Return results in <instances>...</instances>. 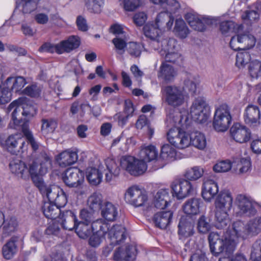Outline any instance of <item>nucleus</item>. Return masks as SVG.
Here are the masks:
<instances>
[{"label":"nucleus","mask_w":261,"mask_h":261,"mask_svg":"<svg viewBox=\"0 0 261 261\" xmlns=\"http://www.w3.org/2000/svg\"><path fill=\"white\" fill-rule=\"evenodd\" d=\"M187 120V116H183L180 113L167 115L166 123L168 126L173 127L167 134L168 141L178 149L185 148L191 144L199 150L204 149L207 141L203 133L195 131L189 135L177 127L183 125V120L186 122Z\"/></svg>","instance_id":"nucleus-1"},{"label":"nucleus","mask_w":261,"mask_h":261,"mask_svg":"<svg viewBox=\"0 0 261 261\" xmlns=\"http://www.w3.org/2000/svg\"><path fill=\"white\" fill-rule=\"evenodd\" d=\"M8 111L12 112V119L16 127L21 126L22 132L32 149L36 151L39 149L40 144L35 140L32 132L29 128L28 119L36 114V108L26 97H20L11 102Z\"/></svg>","instance_id":"nucleus-2"},{"label":"nucleus","mask_w":261,"mask_h":261,"mask_svg":"<svg viewBox=\"0 0 261 261\" xmlns=\"http://www.w3.org/2000/svg\"><path fill=\"white\" fill-rule=\"evenodd\" d=\"M51 165V159L45 152H42L37 161L33 162L29 167L23 162L19 160L11 161L9 167L12 173L18 177L28 179L31 176L35 183L39 178V175L46 173Z\"/></svg>","instance_id":"nucleus-3"},{"label":"nucleus","mask_w":261,"mask_h":261,"mask_svg":"<svg viewBox=\"0 0 261 261\" xmlns=\"http://www.w3.org/2000/svg\"><path fill=\"white\" fill-rule=\"evenodd\" d=\"M238 239L233 230L230 232L229 236H226L224 239L221 238L218 233L212 232L208 236L211 252L216 256L221 253L228 255L234 250L238 243Z\"/></svg>","instance_id":"nucleus-4"},{"label":"nucleus","mask_w":261,"mask_h":261,"mask_svg":"<svg viewBox=\"0 0 261 261\" xmlns=\"http://www.w3.org/2000/svg\"><path fill=\"white\" fill-rule=\"evenodd\" d=\"M93 215L83 210V239L87 238L93 232L106 236L109 229V224L102 219H98L91 223Z\"/></svg>","instance_id":"nucleus-5"},{"label":"nucleus","mask_w":261,"mask_h":261,"mask_svg":"<svg viewBox=\"0 0 261 261\" xmlns=\"http://www.w3.org/2000/svg\"><path fill=\"white\" fill-rule=\"evenodd\" d=\"M232 228L236 238L245 239L255 236L261 232V216L250 219L246 225L241 221H236L233 223Z\"/></svg>","instance_id":"nucleus-6"},{"label":"nucleus","mask_w":261,"mask_h":261,"mask_svg":"<svg viewBox=\"0 0 261 261\" xmlns=\"http://www.w3.org/2000/svg\"><path fill=\"white\" fill-rule=\"evenodd\" d=\"M124 199L127 203L136 207H143L147 211L154 209V207L149 205L146 194L137 185H133L126 189Z\"/></svg>","instance_id":"nucleus-7"},{"label":"nucleus","mask_w":261,"mask_h":261,"mask_svg":"<svg viewBox=\"0 0 261 261\" xmlns=\"http://www.w3.org/2000/svg\"><path fill=\"white\" fill-rule=\"evenodd\" d=\"M161 92L167 104L174 108L182 106L187 98L184 88L175 85L166 86Z\"/></svg>","instance_id":"nucleus-8"},{"label":"nucleus","mask_w":261,"mask_h":261,"mask_svg":"<svg viewBox=\"0 0 261 261\" xmlns=\"http://www.w3.org/2000/svg\"><path fill=\"white\" fill-rule=\"evenodd\" d=\"M81 43L80 38L76 36H71L67 39L63 40L55 45L50 43H44L39 50L41 52H47L50 53H57L62 54L64 53H69L77 48Z\"/></svg>","instance_id":"nucleus-9"},{"label":"nucleus","mask_w":261,"mask_h":261,"mask_svg":"<svg viewBox=\"0 0 261 261\" xmlns=\"http://www.w3.org/2000/svg\"><path fill=\"white\" fill-rule=\"evenodd\" d=\"M231 116L228 106L221 105L215 112L213 125L217 132H225L229 128L231 122Z\"/></svg>","instance_id":"nucleus-10"},{"label":"nucleus","mask_w":261,"mask_h":261,"mask_svg":"<svg viewBox=\"0 0 261 261\" xmlns=\"http://www.w3.org/2000/svg\"><path fill=\"white\" fill-rule=\"evenodd\" d=\"M120 165L123 169L134 176L141 175L147 169L146 164L143 160L140 158L137 159L132 156L122 158Z\"/></svg>","instance_id":"nucleus-11"},{"label":"nucleus","mask_w":261,"mask_h":261,"mask_svg":"<svg viewBox=\"0 0 261 261\" xmlns=\"http://www.w3.org/2000/svg\"><path fill=\"white\" fill-rule=\"evenodd\" d=\"M190 115L195 121L200 123L206 122L210 116V109L202 98H198L193 102L190 108Z\"/></svg>","instance_id":"nucleus-12"},{"label":"nucleus","mask_w":261,"mask_h":261,"mask_svg":"<svg viewBox=\"0 0 261 261\" xmlns=\"http://www.w3.org/2000/svg\"><path fill=\"white\" fill-rule=\"evenodd\" d=\"M241 30H237L236 32L237 34L233 36L230 41V46L234 50L249 49L253 47L256 42L254 36L248 32L242 33L240 32Z\"/></svg>","instance_id":"nucleus-13"},{"label":"nucleus","mask_w":261,"mask_h":261,"mask_svg":"<svg viewBox=\"0 0 261 261\" xmlns=\"http://www.w3.org/2000/svg\"><path fill=\"white\" fill-rule=\"evenodd\" d=\"M235 215L240 217H251L256 213L253 202L243 195H238L235 199Z\"/></svg>","instance_id":"nucleus-14"},{"label":"nucleus","mask_w":261,"mask_h":261,"mask_svg":"<svg viewBox=\"0 0 261 261\" xmlns=\"http://www.w3.org/2000/svg\"><path fill=\"white\" fill-rule=\"evenodd\" d=\"M171 188L173 196L178 199L185 198L194 191V185L189 180L185 179L174 180L171 185Z\"/></svg>","instance_id":"nucleus-15"},{"label":"nucleus","mask_w":261,"mask_h":261,"mask_svg":"<svg viewBox=\"0 0 261 261\" xmlns=\"http://www.w3.org/2000/svg\"><path fill=\"white\" fill-rule=\"evenodd\" d=\"M107 234L110 239L109 246L105 249L107 255L111 251L114 245L118 244L126 238V230L122 225H115L110 228Z\"/></svg>","instance_id":"nucleus-16"},{"label":"nucleus","mask_w":261,"mask_h":261,"mask_svg":"<svg viewBox=\"0 0 261 261\" xmlns=\"http://www.w3.org/2000/svg\"><path fill=\"white\" fill-rule=\"evenodd\" d=\"M4 145L8 151L14 154L23 153L28 149V145L22 140L20 134L10 135L5 140Z\"/></svg>","instance_id":"nucleus-17"},{"label":"nucleus","mask_w":261,"mask_h":261,"mask_svg":"<svg viewBox=\"0 0 261 261\" xmlns=\"http://www.w3.org/2000/svg\"><path fill=\"white\" fill-rule=\"evenodd\" d=\"M143 30L145 36L150 39L149 43L150 48L154 50L159 49L160 40L163 37L162 31L153 22L145 24Z\"/></svg>","instance_id":"nucleus-18"},{"label":"nucleus","mask_w":261,"mask_h":261,"mask_svg":"<svg viewBox=\"0 0 261 261\" xmlns=\"http://www.w3.org/2000/svg\"><path fill=\"white\" fill-rule=\"evenodd\" d=\"M61 219H62L61 223L64 229L68 230L74 229L79 238H82V231L80 229L78 230V226L81 222L78 221L73 212L71 211H66L63 213Z\"/></svg>","instance_id":"nucleus-19"},{"label":"nucleus","mask_w":261,"mask_h":261,"mask_svg":"<svg viewBox=\"0 0 261 261\" xmlns=\"http://www.w3.org/2000/svg\"><path fill=\"white\" fill-rule=\"evenodd\" d=\"M245 122L250 126H257L261 124V112L255 105H249L245 108L244 113Z\"/></svg>","instance_id":"nucleus-20"},{"label":"nucleus","mask_w":261,"mask_h":261,"mask_svg":"<svg viewBox=\"0 0 261 261\" xmlns=\"http://www.w3.org/2000/svg\"><path fill=\"white\" fill-rule=\"evenodd\" d=\"M231 136L237 142L243 143L248 142L251 138V132L246 126L237 123L234 124L230 130Z\"/></svg>","instance_id":"nucleus-21"},{"label":"nucleus","mask_w":261,"mask_h":261,"mask_svg":"<svg viewBox=\"0 0 261 261\" xmlns=\"http://www.w3.org/2000/svg\"><path fill=\"white\" fill-rule=\"evenodd\" d=\"M35 184L39 188L43 196L48 199L49 202L55 201L58 194L61 192V189L56 186L45 185L39 177Z\"/></svg>","instance_id":"nucleus-22"},{"label":"nucleus","mask_w":261,"mask_h":261,"mask_svg":"<svg viewBox=\"0 0 261 261\" xmlns=\"http://www.w3.org/2000/svg\"><path fill=\"white\" fill-rule=\"evenodd\" d=\"M136 249L130 245L118 247L114 252V260L115 261H133L136 257Z\"/></svg>","instance_id":"nucleus-23"},{"label":"nucleus","mask_w":261,"mask_h":261,"mask_svg":"<svg viewBox=\"0 0 261 261\" xmlns=\"http://www.w3.org/2000/svg\"><path fill=\"white\" fill-rule=\"evenodd\" d=\"M185 19L189 25L194 30L202 32L206 29V26L213 23V20L207 17L200 18L195 14L188 13L185 15Z\"/></svg>","instance_id":"nucleus-24"},{"label":"nucleus","mask_w":261,"mask_h":261,"mask_svg":"<svg viewBox=\"0 0 261 261\" xmlns=\"http://www.w3.org/2000/svg\"><path fill=\"white\" fill-rule=\"evenodd\" d=\"M78 159L77 151L75 149H67L56 157V161L59 165L63 168L70 166L76 162Z\"/></svg>","instance_id":"nucleus-25"},{"label":"nucleus","mask_w":261,"mask_h":261,"mask_svg":"<svg viewBox=\"0 0 261 261\" xmlns=\"http://www.w3.org/2000/svg\"><path fill=\"white\" fill-rule=\"evenodd\" d=\"M174 18L168 12H162L156 16L154 24L162 32L170 31L172 27Z\"/></svg>","instance_id":"nucleus-26"},{"label":"nucleus","mask_w":261,"mask_h":261,"mask_svg":"<svg viewBox=\"0 0 261 261\" xmlns=\"http://www.w3.org/2000/svg\"><path fill=\"white\" fill-rule=\"evenodd\" d=\"M20 240L18 236L12 237L3 246L2 254L6 259H11L17 252L18 243Z\"/></svg>","instance_id":"nucleus-27"},{"label":"nucleus","mask_w":261,"mask_h":261,"mask_svg":"<svg viewBox=\"0 0 261 261\" xmlns=\"http://www.w3.org/2000/svg\"><path fill=\"white\" fill-rule=\"evenodd\" d=\"M233 197L228 190H224L218 194L215 202V207L230 210L232 207Z\"/></svg>","instance_id":"nucleus-28"},{"label":"nucleus","mask_w":261,"mask_h":261,"mask_svg":"<svg viewBox=\"0 0 261 261\" xmlns=\"http://www.w3.org/2000/svg\"><path fill=\"white\" fill-rule=\"evenodd\" d=\"M105 164L107 171L105 173V180L106 182H110L114 178L119 176L120 173V168L116 161L111 158H108L105 160Z\"/></svg>","instance_id":"nucleus-29"},{"label":"nucleus","mask_w":261,"mask_h":261,"mask_svg":"<svg viewBox=\"0 0 261 261\" xmlns=\"http://www.w3.org/2000/svg\"><path fill=\"white\" fill-rule=\"evenodd\" d=\"M81 170L77 168H70L67 169L63 176V180L65 184L70 187H76L80 182L79 174Z\"/></svg>","instance_id":"nucleus-30"},{"label":"nucleus","mask_w":261,"mask_h":261,"mask_svg":"<svg viewBox=\"0 0 261 261\" xmlns=\"http://www.w3.org/2000/svg\"><path fill=\"white\" fill-rule=\"evenodd\" d=\"M138 156L146 163L155 160L158 156V151L153 145L144 144L140 147Z\"/></svg>","instance_id":"nucleus-31"},{"label":"nucleus","mask_w":261,"mask_h":261,"mask_svg":"<svg viewBox=\"0 0 261 261\" xmlns=\"http://www.w3.org/2000/svg\"><path fill=\"white\" fill-rule=\"evenodd\" d=\"M203 204L201 200L193 198L187 200L182 205V210L187 215L192 216L200 213V208Z\"/></svg>","instance_id":"nucleus-32"},{"label":"nucleus","mask_w":261,"mask_h":261,"mask_svg":"<svg viewBox=\"0 0 261 261\" xmlns=\"http://www.w3.org/2000/svg\"><path fill=\"white\" fill-rule=\"evenodd\" d=\"M217 184L213 180L204 181L202 188V196L206 201L210 202L218 192Z\"/></svg>","instance_id":"nucleus-33"},{"label":"nucleus","mask_w":261,"mask_h":261,"mask_svg":"<svg viewBox=\"0 0 261 261\" xmlns=\"http://www.w3.org/2000/svg\"><path fill=\"white\" fill-rule=\"evenodd\" d=\"M229 211L215 207V225L218 228L223 229L230 225V220L228 214Z\"/></svg>","instance_id":"nucleus-34"},{"label":"nucleus","mask_w":261,"mask_h":261,"mask_svg":"<svg viewBox=\"0 0 261 261\" xmlns=\"http://www.w3.org/2000/svg\"><path fill=\"white\" fill-rule=\"evenodd\" d=\"M85 175L87 180L91 186H97L102 181V173L95 167H88L85 171Z\"/></svg>","instance_id":"nucleus-35"},{"label":"nucleus","mask_w":261,"mask_h":261,"mask_svg":"<svg viewBox=\"0 0 261 261\" xmlns=\"http://www.w3.org/2000/svg\"><path fill=\"white\" fill-rule=\"evenodd\" d=\"M172 216L171 211L160 212L154 215L153 222L156 227L165 229L171 223Z\"/></svg>","instance_id":"nucleus-36"},{"label":"nucleus","mask_w":261,"mask_h":261,"mask_svg":"<svg viewBox=\"0 0 261 261\" xmlns=\"http://www.w3.org/2000/svg\"><path fill=\"white\" fill-rule=\"evenodd\" d=\"M169 200L168 189H160L154 197V206L157 208L164 209L167 206Z\"/></svg>","instance_id":"nucleus-37"},{"label":"nucleus","mask_w":261,"mask_h":261,"mask_svg":"<svg viewBox=\"0 0 261 261\" xmlns=\"http://www.w3.org/2000/svg\"><path fill=\"white\" fill-rule=\"evenodd\" d=\"M8 89L17 92L20 91L26 84L25 79L22 76L9 77L4 82Z\"/></svg>","instance_id":"nucleus-38"},{"label":"nucleus","mask_w":261,"mask_h":261,"mask_svg":"<svg viewBox=\"0 0 261 261\" xmlns=\"http://www.w3.org/2000/svg\"><path fill=\"white\" fill-rule=\"evenodd\" d=\"M176 75V71L171 65L166 62L162 64L158 74L159 77H161L166 82H171L174 80Z\"/></svg>","instance_id":"nucleus-39"},{"label":"nucleus","mask_w":261,"mask_h":261,"mask_svg":"<svg viewBox=\"0 0 261 261\" xmlns=\"http://www.w3.org/2000/svg\"><path fill=\"white\" fill-rule=\"evenodd\" d=\"M100 210L101 216L108 221H114L118 215L117 207L109 201L104 202Z\"/></svg>","instance_id":"nucleus-40"},{"label":"nucleus","mask_w":261,"mask_h":261,"mask_svg":"<svg viewBox=\"0 0 261 261\" xmlns=\"http://www.w3.org/2000/svg\"><path fill=\"white\" fill-rule=\"evenodd\" d=\"M177 46L176 41L173 38H162L160 40V48L157 50L162 56L166 53L175 51Z\"/></svg>","instance_id":"nucleus-41"},{"label":"nucleus","mask_w":261,"mask_h":261,"mask_svg":"<svg viewBox=\"0 0 261 261\" xmlns=\"http://www.w3.org/2000/svg\"><path fill=\"white\" fill-rule=\"evenodd\" d=\"M173 32L177 37L180 39L187 38L190 33L187 25L182 19L175 20Z\"/></svg>","instance_id":"nucleus-42"},{"label":"nucleus","mask_w":261,"mask_h":261,"mask_svg":"<svg viewBox=\"0 0 261 261\" xmlns=\"http://www.w3.org/2000/svg\"><path fill=\"white\" fill-rule=\"evenodd\" d=\"M103 203L102 195L96 192L93 193L91 195L87 200V205L93 212L98 211L101 210Z\"/></svg>","instance_id":"nucleus-43"},{"label":"nucleus","mask_w":261,"mask_h":261,"mask_svg":"<svg viewBox=\"0 0 261 261\" xmlns=\"http://www.w3.org/2000/svg\"><path fill=\"white\" fill-rule=\"evenodd\" d=\"M42 208L44 216L48 219H55L61 214L60 209L52 202H44Z\"/></svg>","instance_id":"nucleus-44"},{"label":"nucleus","mask_w":261,"mask_h":261,"mask_svg":"<svg viewBox=\"0 0 261 261\" xmlns=\"http://www.w3.org/2000/svg\"><path fill=\"white\" fill-rule=\"evenodd\" d=\"M2 225L4 232L8 234L15 232L18 228V222L14 216L4 218Z\"/></svg>","instance_id":"nucleus-45"},{"label":"nucleus","mask_w":261,"mask_h":261,"mask_svg":"<svg viewBox=\"0 0 261 261\" xmlns=\"http://www.w3.org/2000/svg\"><path fill=\"white\" fill-rule=\"evenodd\" d=\"M178 233L185 237H190L194 233V225L187 222L185 218H181L178 224Z\"/></svg>","instance_id":"nucleus-46"},{"label":"nucleus","mask_w":261,"mask_h":261,"mask_svg":"<svg viewBox=\"0 0 261 261\" xmlns=\"http://www.w3.org/2000/svg\"><path fill=\"white\" fill-rule=\"evenodd\" d=\"M203 168L200 166H194L186 170L184 176L189 181H194L201 178L203 176Z\"/></svg>","instance_id":"nucleus-47"},{"label":"nucleus","mask_w":261,"mask_h":261,"mask_svg":"<svg viewBox=\"0 0 261 261\" xmlns=\"http://www.w3.org/2000/svg\"><path fill=\"white\" fill-rule=\"evenodd\" d=\"M199 83V77L189 74L184 80V90H187L191 94L196 92L197 86Z\"/></svg>","instance_id":"nucleus-48"},{"label":"nucleus","mask_w":261,"mask_h":261,"mask_svg":"<svg viewBox=\"0 0 261 261\" xmlns=\"http://www.w3.org/2000/svg\"><path fill=\"white\" fill-rule=\"evenodd\" d=\"M242 25L235 24L232 21H224L220 23V30L224 35L227 36L230 32H237L238 30L242 29Z\"/></svg>","instance_id":"nucleus-49"},{"label":"nucleus","mask_w":261,"mask_h":261,"mask_svg":"<svg viewBox=\"0 0 261 261\" xmlns=\"http://www.w3.org/2000/svg\"><path fill=\"white\" fill-rule=\"evenodd\" d=\"M85 8L90 12L99 13L101 12L104 0H83Z\"/></svg>","instance_id":"nucleus-50"},{"label":"nucleus","mask_w":261,"mask_h":261,"mask_svg":"<svg viewBox=\"0 0 261 261\" xmlns=\"http://www.w3.org/2000/svg\"><path fill=\"white\" fill-rule=\"evenodd\" d=\"M248 73L252 78L261 77V60L251 61L248 66Z\"/></svg>","instance_id":"nucleus-51"},{"label":"nucleus","mask_w":261,"mask_h":261,"mask_svg":"<svg viewBox=\"0 0 261 261\" xmlns=\"http://www.w3.org/2000/svg\"><path fill=\"white\" fill-rule=\"evenodd\" d=\"M2 69L0 67V105L8 103L11 98V93L6 88L4 83L1 81Z\"/></svg>","instance_id":"nucleus-52"},{"label":"nucleus","mask_w":261,"mask_h":261,"mask_svg":"<svg viewBox=\"0 0 261 261\" xmlns=\"http://www.w3.org/2000/svg\"><path fill=\"white\" fill-rule=\"evenodd\" d=\"M251 56L247 51L239 52L237 54L236 66L239 69H243L247 64L251 62Z\"/></svg>","instance_id":"nucleus-53"},{"label":"nucleus","mask_w":261,"mask_h":261,"mask_svg":"<svg viewBox=\"0 0 261 261\" xmlns=\"http://www.w3.org/2000/svg\"><path fill=\"white\" fill-rule=\"evenodd\" d=\"M42 122L41 132L44 135L53 133L57 127V122L54 119H42Z\"/></svg>","instance_id":"nucleus-54"},{"label":"nucleus","mask_w":261,"mask_h":261,"mask_svg":"<svg viewBox=\"0 0 261 261\" xmlns=\"http://www.w3.org/2000/svg\"><path fill=\"white\" fill-rule=\"evenodd\" d=\"M176 152L169 144L163 145L161 149V158L167 162L171 161L175 158Z\"/></svg>","instance_id":"nucleus-55"},{"label":"nucleus","mask_w":261,"mask_h":261,"mask_svg":"<svg viewBox=\"0 0 261 261\" xmlns=\"http://www.w3.org/2000/svg\"><path fill=\"white\" fill-rule=\"evenodd\" d=\"M197 228L202 233L209 231L211 228L210 220L204 215L201 216L198 220Z\"/></svg>","instance_id":"nucleus-56"},{"label":"nucleus","mask_w":261,"mask_h":261,"mask_svg":"<svg viewBox=\"0 0 261 261\" xmlns=\"http://www.w3.org/2000/svg\"><path fill=\"white\" fill-rule=\"evenodd\" d=\"M116 52L119 55H123L127 46L126 40L120 37H116L112 40Z\"/></svg>","instance_id":"nucleus-57"},{"label":"nucleus","mask_w":261,"mask_h":261,"mask_svg":"<svg viewBox=\"0 0 261 261\" xmlns=\"http://www.w3.org/2000/svg\"><path fill=\"white\" fill-rule=\"evenodd\" d=\"M231 167V162L229 160H225L216 163L213 167V170L218 173L226 172L230 170Z\"/></svg>","instance_id":"nucleus-58"},{"label":"nucleus","mask_w":261,"mask_h":261,"mask_svg":"<svg viewBox=\"0 0 261 261\" xmlns=\"http://www.w3.org/2000/svg\"><path fill=\"white\" fill-rule=\"evenodd\" d=\"M242 19L248 23H251L259 19V14L254 10L246 11L242 15Z\"/></svg>","instance_id":"nucleus-59"},{"label":"nucleus","mask_w":261,"mask_h":261,"mask_svg":"<svg viewBox=\"0 0 261 261\" xmlns=\"http://www.w3.org/2000/svg\"><path fill=\"white\" fill-rule=\"evenodd\" d=\"M22 93L31 97H38L41 93V89L37 85H32L27 87Z\"/></svg>","instance_id":"nucleus-60"},{"label":"nucleus","mask_w":261,"mask_h":261,"mask_svg":"<svg viewBox=\"0 0 261 261\" xmlns=\"http://www.w3.org/2000/svg\"><path fill=\"white\" fill-rule=\"evenodd\" d=\"M142 45L135 42H130L128 44L127 50L129 54L135 57H138L140 55Z\"/></svg>","instance_id":"nucleus-61"},{"label":"nucleus","mask_w":261,"mask_h":261,"mask_svg":"<svg viewBox=\"0 0 261 261\" xmlns=\"http://www.w3.org/2000/svg\"><path fill=\"white\" fill-rule=\"evenodd\" d=\"M261 257V239L257 240L252 245L250 254L251 258Z\"/></svg>","instance_id":"nucleus-62"},{"label":"nucleus","mask_w":261,"mask_h":261,"mask_svg":"<svg viewBox=\"0 0 261 261\" xmlns=\"http://www.w3.org/2000/svg\"><path fill=\"white\" fill-rule=\"evenodd\" d=\"M23 13H30L36 8L37 4L34 0H22Z\"/></svg>","instance_id":"nucleus-63"},{"label":"nucleus","mask_w":261,"mask_h":261,"mask_svg":"<svg viewBox=\"0 0 261 261\" xmlns=\"http://www.w3.org/2000/svg\"><path fill=\"white\" fill-rule=\"evenodd\" d=\"M105 236L93 232L89 236L90 237L89 239V245L94 247L98 246L100 245Z\"/></svg>","instance_id":"nucleus-64"}]
</instances>
